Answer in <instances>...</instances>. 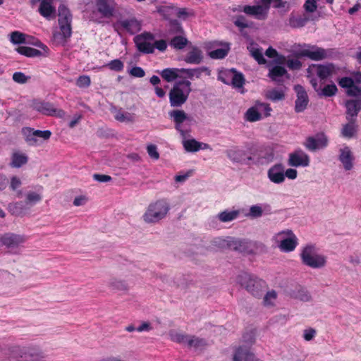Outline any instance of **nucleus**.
<instances>
[{"instance_id":"obj_22","label":"nucleus","mask_w":361,"mask_h":361,"mask_svg":"<svg viewBox=\"0 0 361 361\" xmlns=\"http://www.w3.org/2000/svg\"><path fill=\"white\" fill-rule=\"evenodd\" d=\"M309 17L306 13H300L298 12H291L288 20V25L294 29L304 27L309 21Z\"/></svg>"},{"instance_id":"obj_9","label":"nucleus","mask_w":361,"mask_h":361,"mask_svg":"<svg viewBox=\"0 0 361 361\" xmlns=\"http://www.w3.org/2000/svg\"><path fill=\"white\" fill-rule=\"evenodd\" d=\"M32 106L35 110L46 116H55L61 118L65 115L63 110L55 108L54 104L50 102L34 100Z\"/></svg>"},{"instance_id":"obj_3","label":"nucleus","mask_w":361,"mask_h":361,"mask_svg":"<svg viewBox=\"0 0 361 361\" xmlns=\"http://www.w3.org/2000/svg\"><path fill=\"white\" fill-rule=\"evenodd\" d=\"M300 257L302 264L312 269H321L326 264V256L319 254L313 245H307L303 247Z\"/></svg>"},{"instance_id":"obj_50","label":"nucleus","mask_w":361,"mask_h":361,"mask_svg":"<svg viewBox=\"0 0 361 361\" xmlns=\"http://www.w3.org/2000/svg\"><path fill=\"white\" fill-rule=\"evenodd\" d=\"M252 56L257 61L260 65L265 64L267 61L264 59L262 50L259 49H252L251 51Z\"/></svg>"},{"instance_id":"obj_59","label":"nucleus","mask_w":361,"mask_h":361,"mask_svg":"<svg viewBox=\"0 0 361 361\" xmlns=\"http://www.w3.org/2000/svg\"><path fill=\"white\" fill-rule=\"evenodd\" d=\"M338 85L342 87L345 89H348L354 83V80L352 78L350 77H343L338 81Z\"/></svg>"},{"instance_id":"obj_14","label":"nucleus","mask_w":361,"mask_h":361,"mask_svg":"<svg viewBox=\"0 0 361 361\" xmlns=\"http://www.w3.org/2000/svg\"><path fill=\"white\" fill-rule=\"evenodd\" d=\"M327 145L328 139L324 133H318L315 137L310 136L304 142L305 148L311 152L324 148Z\"/></svg>"},{"instance_id":"obj_25","label":"nucleus","mask_w":361,"mask_h":361,"mask_svg":"<svg viewBox=\"0 0 361 361\" xmlns=\"http://www.w3.org/2000/svg\"><path fill=\"white\" fill-rule=\"evenodd\" d=\"M243 11L247 15L255 16L257 20H264L267 16V8L262 5L245 6Z\"/></svg>"},{"instance_id":"obj_11","label":"nucleus","mask_w":361,"mask_h":361,"mask_svg":"<svg viewBox=\"0 0 361 361\" xmlns=\"http://www.w3.org/2000/svg\"><path fill=\"white\" fill-rule=\"evenodd\" d=\"M35 45L41 48L42 51L26 46H20L16 49V51L20 54L25 56L27 57L33 58L39 56H49L50 50L47 45L42 44L40 42L36 43Z\"/></svg>"},{"instance_id":"obj_35","label":"nucleus","mask_w":361,"mask_h":361,"mask_svg":"<svg viewBox=\"0 0 361 361\" xmlns=\"http://www.w3.org/2000/svg\"><path fill=\"white\" fill-rule=\"evenodd\" d=\"M245 118L247 121L256 122L262 119V115L255 104L247 110L245 114Z\"/></svg>"},{"instance_id":"obj_36","label":"nucleus","mask_w":361,"mask_h":361,"mask_svg":"<svg viewBox=\"0 0 361 361\" xmlns=\"http://www.w3.org/2000/svg\"><path fill=\"white\" fill-rule=\"evenodd\" d=\"M188 345L196 349H201L207 345V342L204 338H199L195 336H189Z\"/></svg>"},{"instance_id":"obj_45","label":"nucleus","mask_w":361,"mask_h":361,"mask_svg":"<svg viewBox=\"0 0 361 361\" xmlns=\"http://www.w3.org/2000/svg\"><path fill=\"white\" fill-rule=\"evenodd\" d=\"M229 48H219L209 52L210 58L214 59H224L228 54Z\"/></svg>"},{"instance_id":"obj_18","label":"nucleus","mask_w":361,"mask_h":361,"mask_svg":"<svg viewBox=\"0 0 361 361\" xmlns=\"http://www.w3.org/2000/svg\"><path fill=\"white\" fill-rule=\"evenodd\" d=\"M169 116L173 120L176 130L185 137L187 132L183 129L182 125L188 119L187 114L183 110L175 109L169 111Z\"/></svg>"},{"instance_id":"obj_34","label":"nucleus","mask_w":361,"mask_h":361,"mask_svg":"<svg viewBox=\"0 0 361 361\" xmlns=\"http://www.w3.org/2000/svg\"><path fill=\"white\" fill-rule=\"evenodd\" d=\"M188 43V40L186 37L178 35L175 36L170 40L169 45L175 49L180 50L184 49Z\"/></svg>"},{"instance_id":"obj_47","label":"nucleus","mask_w":361,"mask_h":361,"mask_svg":"<svg viewBox=\"0 0 361 361\" xmlns=\"http://www.w3.org/2000/svg\"><path fill=\"white\" fill-rule=\"evenodd\" d=\"M109 68L111 71L120 72L123 70L124 64L120 59H114L104 66Z\"/></svg>"},{"instance_id":"obj_24","label":"nucleus","mask_w":361,"mask_h":361,"mask_svg":"<svg viewBox=\"0 0 361 361\" xmlns=\"http://www.w3.org/2000/svg\"><path fill=\"white\" fill-rule=\"evenodd\" d=\"M262 361L256 359L255 355L250 352L249 348L245 346L238 347L234 353L233 361Z\"/></svg>"},{"instance_id":"obj_20","label":"nucleus","mask_w":361,"mask_h":361,"mask_svg":"<svg viewBox=\"0 0 361 361\" xmlns=\"http://www.w3.org/2000/svg\"><path fill=\"white\" fill-rule=\"evenodd\" d=\"M286 233L288 237L281 240L279 245L280 250L283 252H289L293 251L297 247L298 242L296 235L292 231L288 230L286 232L283 231L280 234Z\"/></svg>"},{"instance_id":"obj_23","label":"nucleus","mask_w":361,"mask_h":361,"mask_svg":"<svg viewBox=\"0 0 361 361\" xmlns=\"http://www.w3.org/2000/svg\"><path fill=\"white\" fill-rule=\"evenodd\" d=\"M313 68H316L317 75L321 80H326L329 77L336 73L337 68L336 66L332 63L326 64H315L313 65Z\"/></svg>"},{"instance_id":"obj_15","label":"nucleus","mask_w":361,"mask_h":361,"mask_svg":"<svg viewBox=\"0 0 361 361\" xmlns=\"http://www.w3.org/2000/svg\"><path fill=\"white\" fill-rule=\"evenodd\" d=\"M27 240V238L23 235H19L13 233H6L1 235V244L8 249L17 248Z\"/></svg>"},{"instance_id":"obj_51","label":"nucleus","mask_w":361,"mask_h":361,"mask_svg":"<svg viewBox=\"0 0 361 361\" xmlns=\"http://www.w3.org/2000/svg\"><path fill=\"white\" fill-rule=\"evenodd\" d=\"M91 84V79L88 75H80L76 80V85L80 88L88 87Z\"/></svg>"},{"instance_id":"obj_31","label":"nucleus","mask_w":361,"mask_h":361,"mask_svg":"<svg viewBox=\"0 0 361 361\" xmlns=\"http://www.w3.org/2000/svg\"><path fill=\"white\" fill-rule=\"evenodd\" d=\"M179 73V68H167L162 70L160 75L166 82H170L178 78Z\"/></svg>"},{"instance_id":"obj_10","label":"nucleus","mask_w":361,"mask_h":361,"mask_svg":"<svg viewBox=\"0 0 361 361\" xmlns=\"http://www.w3.org/2000/svg\"><path fill=\"white\" fill-rule=\"evenodd\" d=\"M97 12L105 18L115 16L118 4L116 0H94Z\"/></svg>"},{"instance_id":"obj_12","label":"nucleus","mask_w":361,"mask_h":361,"mask_svg":"<svg viewBox=\"0 0 361 361\" xmlns=\"http://www.w3.org/2000/svg\"><path fill=\"white\" fill-rule=\"evenodd\" d=\"M310 163V156L300 149L295 150L288 155V164L290 166L307 167Z\"/></svg>"},{"instance_id":"obj_27","label":"nucleus","mask_w":361,"mask_h":361,"mask_svg":"<svg viewBox=\"0 0 361 361\" xmlns=\"http://www.w3.org/2000/svg\"><path fill=\"white\" fill-rule=\"evenodd\" d=\"M346 107V118H355L359 111L361 110V100L360 99H350L345 102Z\"/></svg>"},{"instance_id":"obj_56","label":"nucleus","mask_w":361,"mask_h":361,"mask_svg":"<svg viewBox=\"0 0 361 361\" xmlns=\"http://www.w3.org/2000/svg\"><path fill=\"white\" fill-rule=\"evenodd\" d=\"M277 297L276 292L275 290H271L267 293L264 297V304L265 305H273L272 300H276Z\"/></svg>"},{"instance_id":"obj_40","label":"nucleus","mask_w":361,"mask_h":361,"mask_svg":"<svg viewBox=\"0 0 361 361\" xmlns=\"http://www.w3.org/2000/svg\"><path fill=\"white\" fill-rule=\"evenodd\" d=\"M287 71L286 68L283 66H275L273 68L269 69L268 76L272 80H277L278 78L283 76L286 74Z\"/></svg>"},{"instance_id":"obj_33","label":"nucleus","mask_w":361,"mask_h":361,"mask_svg":"<svg viewBox=\"0 0 361 361\" xmlns=\"http://www.w3.org/2000/svg\"><path fill=\"white\" fill-rule=\"evenodd\" d=\"M348 120L349 121V123L343 126L341 134L345 137L351 138L356 133V128L355 126V118H350Z\"/></svg>"},{"instance_id":"obj_54","label":"nucleus","mask_w":361,"mask_h":361,"mask_svg":"<svg viewBox=\"0 0 361 361\" xmlns=\"http://www.w3.org/2000/svg\"><path fill=\"white\" fill-rule=\"evenodd\" d=\"M12 78L14 82L19 84H25L26 83L30 77L25 75L22 72H15L13 74Z\"/></svg>"},{"instance_id":"obj_16","label":"nucleus","mask_w":361,"mask_h":361,"mask_svg":"<svg viewBox=\"0 0 361 361\" xmlns=\"http://www.w3.org/2000/svg\"><path fill=\"white\" fill-rule=\"evenodd\" d=\"M294 90L297 94V99L295 102V111L300 113L304 111L307 106L308 96L304 87L300 85H295Z\"/></svg>"},{"instance_id":"obj_32","label":"nucleus","mask_w":361,"mask_h":361,"mask_svg":"<svg viewBox=\"0 0 361 361\" xmlns=\"http://www.w3.org/2000/svg\"><path fill=\"white\" fill-rule=\"evenodd\" d=\"M34 128L25 127L22 129V133L24 136L25 142L30 146H35L37 145V139L34 135Z\"/></svg>"},{"instance_id":"obj_57","label":"nucleus","mask_w":361,"mask_h":361,"mask_svg":"<svg viewBox=\"0 0 361 361\" xmlns=\"http://www.w3.org/2000/svg\"><path fill=\"white\" fill-rule=\"evenodd\" d=\"M346 94L350 97H360L361 96V88L353 83L350 87L346 90Z\"/></svg>"},{"instance_id":"obj_1","label":"nucleus","mask_w":361,"mask_h":361,"mask_svg":"<svg viewBox=\"0 0 361 361\" xmlns=\"http://www.w3.org/2000/svg\"><path fill=\"white\" fill-rule=\"evenodd\" d=\"M170 210V204L166 199H159L151 202L142 215V219L147 224H156L164 219Z\"/></svg>"},{"instance_id":"obj_7","label":"nucleus","mask_w":361,"mask_h":361,"mask_svg":"<svg viewBox=\"0 0 361 361\" xmlns=\"http://www.w3.org/2000/svg\"><path fill=\"white\" fill-rule=\"evenodd\" d=\"M13 357L18 361H44L42 353L34 347L15 346L11 350Z\"/></svg>"},{"instance_id":"obj_6","label":"nucleus","mask_w":361,"mask_h":361,"mask_svg":"<svg viewBox=\"0 0 361 361\" xmlns=\"http://www.w3.org/2000/svg\"><path fill=\"white\" fill-rule=\"evenodd\" d=\"M247 149L253 157V160L261 164L271 163L274 159V148L271 145H256L251 144Z\"/></svg>"},{"instance_id":"obj_63","label":"nucleus","mask_w":361,"mask_h":361,"mask_svg":"<svg viewBox=\"0 0 361 361\" xmlns=\"http://www.w3.org/2000/svg\"><path fill=\"white\" fill-rule=\"evenodd\" d=\"M147 153L149 156L155 160L159 158V154L157 151V147L154 145H149L147 147Z\"/></svg>"},{"instance_id":"obj_5","label":"nucleus","mask_w":361,"mask_h":361,"mask_svg":"<svg viewBox=\"0 0 361 361\" xmlns=\"http://www.w3.org/2000/svg\"><path fill=\"white\" fill-rule=\"evenodd\" d=\"M237 280L241 286L257 298L261 297L267 288V283L264 280L254 277L247 273L240 274Z\"/></svg>"},{"instance_id":"obj_37","label":"nucleus","mask_w":361,"mask_h":361,"mask_svg":"<svg viewBox=\"0 0 361 361\" xmlns=\"http://www.w3.org/2000/svg\"><path fill=\"white\" fill-rule=\"evenodd\" d=\"M239 211L238 210H225L218 214V218L221 222H229L237 219Z\"/></svg>"},{"instance_id":"obj_13","label":"nucleus","mask_w":361,"mask_h":361,"mask_svg":"<svg viewBox=\"0 0 361 361\" xmlns=\"http://www.w3.org/2000/svg\"><path fill=\"white\" fill-rule=\"evenodd\" d=\"M114 28L117 32L122 28L129 34L135 35L141 30V24L135 18H131L117 21L114 23Z\"/></svg>"},{"instance_id":"obj_62","label":"nucleus","mask_w":361,"mask_h":361,"mask_svg":"<svg viewBox=\"0 0 361 361\" xmlns=\"http://www.w3.org/2000/svg\"><path fill=\"white\" fill-rule=\"evenodd\" d=\"M115 118L120 122L132 121L130 114L123 111H118L115 115Z\"/></svg>"},{"instance_id":"obj_38","label":"nucleus","mask_w":361,"mask_h":361,"mask_svg":"<svg viewBox=\"0 0 361 361\" xmlns=\"http://www.w3.org/2000/svg\"><path fill=\"white\" fill-rule=\"evenodd\" d=\"M207 71V68H180V73H185L186 76L192 80L194 76L196 78H200L201 74Z\"/></svg>"},{"instance_id":"obj_60","label":"nucleus","mask_w":361,"mask_h":361,"mask_svg":"<svg viewBox=\"0 0 361 361\" xmlns=\"http://www.w3.org/2000/svg\"><path fill=\"white\" fill-rule=\"evenodd\" d=\"M234 24L235 26L241 29L250 27L247 20L243 16H238L235 20Z\"/></svg>"},{"instance_id":"obj_61","label":"nucleus","mask_w":361,"mask_h":361,"mask_svg":"<svg viewBox=\"0 0 361 361\" xmlns=\"http://www.w3.org/2000/svg\"><path fill=\"white\" fill-rule=\"evenodd\" d=\"M263 214L262 209L260 206L253 205L250 208L249 214L252 218L260 217Z\"/></svg>"},{"instance_id":"obj_2","label":"nucleus","mask_w":361,"mask_h":361,"mask_svg":"<svg viewBox=\"0 0 361 361\" xmlns=\"http://www.w3.org/2000/svg\"><path fill=\"white\" fill-rule=\"evenodd\" d=\"M191 91V82L189 80H182L176 82L169 94L171 106H182L188 100Z\"/></svg>"},{"instance_id":"obj_41","label":"nucleus","mask_w":361,"mask_h":361,"mask_svg":"<svg viewBox=\"0 0 361 361\" xmlns=\"http://www.w3.org/2000/svg\"><path fill=\"white\" fill-rule=\"evenodd\" d=\"M245 77L242 73L238 72L235 68V73H233L231 85L234 87H243L245 84Z\"/></svg>"},{"instance_id":"obj_43","label":"nucleus","mask_w":361,"mask_h":361,"mask_svg":"<svg viewBox=\"0 0 361 361\" xmlns=\"http://www.w3.org/2000/svg\"><path fill=\"white\" fill-rule=\"evenodd\" d=\"M27 162V157L25 154L14 153L12 156L11 166L19 168Z\"/></svg>"},{"instance_id":"obj_52","label":"nucleus","mask_w":361,"mask_h":361,"mask_svg":"<svg viewBox=\"0 0 361 361\" xmlns=\"http://www.w3.org/2000/svg\"><path fill=\"white\" fill-rule=\"evenodd\" d=\"M322 94L325 97H332L338 92V88L334 84L326 85L322 90Z\"/></svg>"},{"instance_id":"obj_4","label":"nucleus","mask_w":361,"mask_h":361,"mask_svg":"<svg viewBox=\"0 0 361 361\" xmlns=\"http://www.w3.org/2000/svg\"><path fill=\"white\" fill-rule=\"evenodd\" d=\"M58 11V21L60 27V32L55 34L54 37H59L60 41L65 43L72 35V14L68 8L63 4H61L59 6Z\"/></svg>"},{"instance_id":"obj_8","label":"nucleus","mask_w":361,"mask_h":361,"mask_svg":"<svg viewBox=\"0 0 361 361\" xmlns=\"http://www.w3.org/2000/svg\"><path fill=\"white\" fill-rule=\"evenodd\" d=\"M154 39V35L149 32H145L135 37L134 42L140 52L143 54H152L154 47L151 43Z\"/></svg>"},{"instance_id":"obj_49","label":"nucleus","mask_w":361,"mask_h":361,"mask_svg":"<svg viewBox=\"0 0 361 361\" xmlns=\"http://www.w3.org/2000/svg\"><path fill=\"white\" fill-rule=\"evenodd\" d=\"M169 32L173 34H181L183 30L178 20H171L169 23Z\"/></svg>"},{"instance_id":"obj_30","label":"nucleus","mask_w":361,"mask_h":361,"mask_svg":"<svg viewBox=\"0 0 361 361\" xmlns=\"http://www.w3.org/2000/svg\"><path fill=\"white\" fill-rule=\"evenodd\" d=\"M29 209L25 201H18L9 204V209L13 214L20 216L23 214Z\"/></svg>"},{"instance_id":"obj_42","label":"nucleus","mask_w":361,"mask_h":361,"mask_svg":"<svg viewBox=\"0 0 361 361\" xmlns=\"http://www.w3.org/2000/svg\"><path fill=\"white\" fill-rule=\"evenodd\" d=\"M233 73H235V68H233L221 71L218 75V80L224 84L230 85Z\"/></svg>"},{"instance_id":"obj_39","label":"nucleus","mask_w":361,"mask_h":361,"mask_svg":"<svg viewBox=\"0 0 361 361\" xmlns=\"http://www.w3.org/2000/svg\"><path fill=\"white\" fill-rule=\"evenodd\" d=\"M183 147L187 152H196L201 149L202 144L195 139H189L183 141Z\"/></svg>"},{"instance_id":"obj_17","label":"nucleus","mask_w":361,"mask_h":361,"mask_svg":"<svg viewBox=\"0 0 361 361\" xmlns=\"http://www.w3.org/2000/svg\"><path fill=\"white\" fill-rule=\"evenodd\" d=\"M227 157L234 163L248 164L253 161L251 154L247 155V152L237 147L228 149L226 152Z\"/></svg>"},{"instance_id":"obj_55","label":"nucleus","mask_w":361,"mask_h":361,"mask_svg":"<svg viewBox=\"0 0 361 361\" xmlns=\"http://www.w3.org/2000/svg\"><path fill=\"white\" fill-rule=\"evenodd\" d=\"M109 286L113 288L116 290H126L127 286L126 283L123 281H119L117 279H112L109 282Z\"/></svg>"},{"instance_id":"obj_53","label":"nucleus","mask_w":361,"mask_h":361,"mask_svg":"<svg viewBox=\"0 0 361 361\" xmlns=\"http://www.w3.org/2000/svg\"><path fill=\"white\" fill-rule=\"evenodd\" d=\"M11 41L13 44H22L25 42V35L18 32L14 31L11 34Z\"/></svg>"},{"instance_id":"obj_48","label":"nucleus","mask_w":361,"mask_h":361,"mask_svg":"<svg viewBox=\"0 0 361 361\" xmlns=\"http://www.w3.org/2000/svg\"><path fill=\"white\" fill-rule=\"evenodd\" d=\"M255 105L257 106L259 113L262 112L264 114V117H268L271 115L272 109L269 104L257 101L255 102Z\"/></svg>"},{"instance_id":"obj_26","label":"nucleus","mask_w":361,"mask_h":361,"mask_svg":"<svg viewBox=\"0 0 361 361\" xmlns=\"http://www.w3.org/2000/svg\"><path fill=\"white\" fill-rule=\"evenodd\" d=\"M354 157L348 147L340 149L339 161L343 164L346 171H350L353 167Z\"/></svg>"},{"instance_id":"obj_64","label":"nucleus","mask_w":361,"mask_h":361,"mask_svg":"<svg viewBox=\"0 0 361 361\" xmlns=\"http://www.w3.org/2000/svg\"><path fill=\"white\" fill-rule=\"evenodd\" d=\"M130 75L135 78H142L145 75V72L141 67L135 66L133 67L130 71Z\"/></svg>"},{"instance_id":"obj_21","label":"nucleus","mask_w":361,"mask_h":361,"mask_svg":"<svg viewBox=\"0 0 361 361\" xmlns=\"http://www.w3.org/2000/svg\"><path fill=\"white\" fill-rule=\"evenodd\" d=\"M312 48V50H302V55L313 61H321L326 59L331 53L330 50H326L317 46H313Z\"/></svg>"},{"instance_id":"obj_28","label":"nucleus","mask_w":361,"mask_h":361,"mask_svg":"<svg viewBox=\"0 0 361 361\" xmlns=\"http://www.w3.org/2000/svg\"><path fill=\"white\" fill-rule=\"evenodd\" d=\"M53 0H41L38 9L39 14L47 19H50L55 14L56 8L52 5Z\"/></svg>"},{"instance_id":"obj_29","label":"nucleus","mask_w":361,"mask_h":361,"mask_svg":"<svg viewBox=\"0 0 361 361\" xmlns=\"http://www.w3.org/2000/svg\"><path fill=\"white\" fill-rule=\"evenodd\" d=\"M203 60V54L201 49L193 47L186 54L184 61L189 64H200Z\"/></svg>"},{"instance_id":"obj_46","label":"nucleus","mask_w":361,"mask_h":361,"mask_svg":"<svg viewBox=\"0 0 361 361\" xmlns=\"http://www.w3.org/2000/svg\"><path fill=\"white\" fill-rule=\"evenodd\" d=\"M42 200V196L35 192H29L26 195L25 202L28 207H32Z\"/></svg>"},{"instance_id":"obj_19","label":"nucleus","mask_w":361,"mask_h":361,"mask_svg":"<svg viewBox=\"0 0 361 361\" xmlns=\"http://www.w3.org/2000/svg\"><path fill=\"white\" fill-rule=\"evenodd\" d=\"M267 177L274 183H283L285 181L284 166L281 163L273 165L267 171Z\"/></svg>"},{"instance_id":"obj_58","label":"nucleus","mask_w":361,"mask_h":361,"mask_svg":"<svg viewBox=\"0 0 361 361\" xmlns=\"http://www.w3.org/2000/svg\"><path fill=\"white\" fill-rule=\"evenodd\" d=\"M34 135L36 136V138H42L44 140H47L50 138L51 135V132L49 130H35L34 129Z\"/></svg>"},{"instance_id":"obj_44","label":"nucleus","mask_w":361,"mask_h":361,"mask_svg":"<svg viewBox=\"0 0 361 361\" xmlns=\"http://www.w3.org/2000/svg\"><path fill=\"white\" fill-rule=\"evenodd\" d=\"M266 97L267 99L276 102L283 100L285 98V94L282 90L273 89L267 92Z\"/></svg>"}]
</instances>
